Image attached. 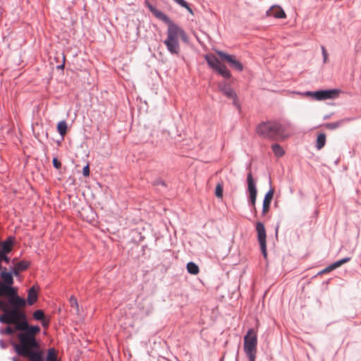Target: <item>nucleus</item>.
Listing matches in <instances>:
<instances>
[{
  "instance_id": "24",
  "label": "nucleus",
  "mask_w": 361,
  "mask_h": 361,
  "mask_svg": "<svg viewBox=\"0 0 361 361\" xmlns=\"http://www.w3.org/2000/svg\"><path fill=\"white\" fill-rule=\"evenodd\" d=\"M271 147L276 157H281L285 154L282 147L277 143L273 144Z\"/></svg>"
},
{
  "instance_id": "41",
  "label": "nucleus",
  "mask_w": 361,
  "mask_h": 361,
  "mask_svg": "<svg viewBox=\"0 0 361 361\" xmlns=\"http://www.w3.org/2000/svg\"><path fill=\"white\" fill-rule=\"evenodd\" d=\"M350 260H351V257H346L339 259L341 265L350 262Z\"/></svg>"
},
{
  "instance_id": "28",
  "label": "nucleus",
  "mask_w": 361,
  "mask_h": 361,
  "mask_svg": "<svg viewBox=\"0 0 361 361\" xmlns=\"http://www.w3.org/2000/svg\"><path fill=\"white\" fill-rule=\"evenodd\" d=\"M246 355L248 357L249 361H255L256 358L257 350H247L245 351Z\"/></svg>"
},
{
  "instance_id": "46",
  "label": "nucleus",
  "mask_w": 361,
  "mask_h": 361,
  "mask_svg": "<svg viewBox=\"0 0 361 361\" xmlns=\"http://www.w3.org/2000/svg\"><path fill=\"white\" fill-rule=\"evenodd\" d=\"M331 114H329V115H325V116H324V120H326V119L330 118H331Z\"/></svg>"
},
{
  "instance_id": "25",
  "label": "nucleus",
  "mask_w": 361,
  "mask_h": 361,
  "mask_svg": "<svg viewBox=\"0 0 361 361\" xmlns=\"http://www.w3.org/2000/svg\"><path fill=\"white\" fill-rule=\"evenodd\" d=\"M30 265V262L25 260H21L17 262L15 264V267H16L20 271H23L27 270Z\"/></svg>"
},
{
  "instance_id": "10",
  "label": "nucleus",
  "mask_w": 361,
  "mask_h": 361,
  "mask_svg": "<svg viewBox=\"0 0 361 361\" xmlns=\"http://www.w3.org/2000/svg\"><path fill=\"white\" fill-rule=\"evenodd\" d=\"M218 90L228 99H232L233 105L234 106H235L238 109H240V104L238 102V95L229 83L226 82H219Z\"/></svg>"
},
{
  "instance_id": "36",
  "label": "nucleus",
  "mask_w": 361,
  "mask_h": 361,
  "mask_svg": "<svg viewBox=\"0 0 361 361\" xmlns=\"http://www.w3.org/2000/svg\"><path fill=\"white\" fill-rule=\"evenodd\" d=\"M65 62H66V56L63 54V62L61 64L58 65L56 66V69L58 70H63L65 67Z\"/></svg>"
},
{
  "instance_id": "31",
  "label": "nucleus",
  "mask_w": 361,
  "mask_h": 361,
  "mask_svg": "<svg viewBox=\"0 0 361 361\" xmlns=\"http://www.w3.org/2000/svg\"><path fill=\"white\" fill-rule=\"evenodd\" d=\"M152 185L154 186H157V185H162L164 187H167V184L166 183L162 180L161 178H156L153 183H152Z\"/></svg>"
},
{
  "instance_id": "19",
  "label": "nucleus",
  "mask_w": 361,
  "mask_h": 361,
  "mask_svg": "<svg viewBox=\"0 0 361 361\" xmlns=\"http://www.w3.org/2000/svg\"><path fill=\"white\" fill-rule=\"evenodd\" d=\"M56 129L59 135L61 136V140H63L64 136L68 130V125L65 120H62L57 123Z\"/></svg>"
},
{
  "instance_id": "13",
  "label": "nucleus",
  "mask_w": 361,
  "mask_h": 361,
  "mask_svg": "<svg viewBox=\"0 0 361 361\" xmlns=\"http://www.w3.org/2000/svg\"><path fill=\"white\" fill-rule=\"evenodd\" d=\"M247 191L249 192L248 203L250 207H254L256 204L257 190L256 183L251 172L247 175Z\"/></svg>"
},
{
  "instance_id": "5",
  "label": "nucleus",
  "mask_w": 361,
  "mask_h": 361,
  "mask_svg": "<svg viewBox=\"0 0 361 361\" xmlns=\"http://www.w3.org/2000/svg\"><path fill=\"white\" fill-rule=\"evenodd\" d=\"M341 90L339 89H326L317 91L293 92V93L304 97H309L312 100L323 101L326 99H334L338 97Z\"/></svg>"
},
{
  "instance_id": "2",
  "label": "nucleus",
  "mask_w": 361,
  "mask_h": 361,
  "mask_svg": "<svg viewBox=\"0 0 361 361\" xmlns=\"http://www.w3.org/2000/svg\"><path fill=\"white\" fill-rule=\"evenodd\" d=\"M40 331L41 329L38 325L30 324L28 321L23 324L22 327L16 334L18 342L13 339L9 341L17 355L23 357L35 348H39L41 343L37 338V335L39 334Z\"/></svg>"
},
{
  "instance_id": "23",
  "label": "nucleus",
  "mask_w": 361,
  "mask_h": 361,
  "mask_svg": "<svg viewBox=\"0 0 361 361\" xmlns=\"http://www.w3.org/2000/svg\"><path fill=\"white\" fill-rule=\"evenodd\" d=\"M187 271L189 274L196 275L200 272L199 267L193 262H189L186 265Z\"/></svg>"
},
{
  "instance_id": "20",
  "label": "nucleus",
  "mask_w": 361,
  "mask_h": 361,
  "mask_svg": "<svg viewBox=\"0 0 361 361\" xmlns=\"http://www.w3.org/2000/svg\"><path fill=\"white\" fill-rule=\"evenodd\" d=\"M352 120H353V118H347L345 119H341V120H339L336 122L325 123L324 126L326 128H327L329 130H335V129H337L338 128H339L345 121H350Z\"/></svg>"
},
{
  "instance_id": "4",
  "label": "nucleus",
  "mask_w": 361,
  "mask_h": 361,
  "mask_svg": "<svg viewBox=\"0 0 361 361\" xmlns=\"http://www.w3.org/2000/svg\"><path fill=\"white\" fill-rule=\"evenodd\" d=\"M20 271L15 267H12L10 271L3 267L0 271V279L3 280L2 285L5 286L7 294L18 293V289L13 286L14 279L13 276H19Z\"/></svg>"
},
{
  "instance_id": "43",
  "label": "nucleus",
  "mask_w": 361,
  "mask_h": 361,
  "mask_svg": "<svg viewBox=\"0 0 361 361\" xmlns=\"http://www.w3.org/2000/svg\"><path fill=\"white\" fill-rule=\"evenodd\" d=\"M250 210L252 213H254L255 216H257V209L255 205L254 207H250Z\"/></svg>"
},
{
  "instance_id": "29",
  "label": "nucleus",
  "mask_w": 361,
  "mask_h": 361,
  "mask_svg": "<svg viewBox=\"0 0 361 361\" xmlns=\"http://www.w3.org/2000/svg\"><path fill=\"white\" fill-rule=\"evenodd\" d=\"M179 37L182 39V41L186 44L189 42V37L185 32V31L181 27L180 32L179 35Z\"/></svg>"
},
{
  "instance_id": "12",
  "label": "nucleus",
  "mask_w": 361,
  "mask_h": 361,
  "mask_svg": "<svg viewBox=\"0 0 361 361\" xmlns=\"http://www.w3.org/2000/svg\"><path fill=\"white\" fill-rule=\"evenodd\" d=\"M255 229L257 233V240L259 243L261 252L264 258L266 259L267 257V233L264 224L261 221H257L256 223Z\"/></svg>"
},
{
  "instance_id": "34",
  "label": "nucleus",
  "mask_w": 361,
  "mask_h": 361,
  "mask_svg": "<svg viewBox=\"0 0 361 361\" xmlns=\"http://www.w3.org/2000/svg\"><path fill=\"white\" fill-rule=\"evenodd\" d=\"M82 174L85 177H88L90 174V169L89 164H87L83 168H82Z\"/></svg>"
},
{
  "instance_id": "26",
  "label": "nucleus",
  "mask_w": 361,
  "mask_h": 361,
  "mask_svg": "<svg viewBox=\"0 0 361 361\" xmlns=\"http://www.w3.org/2000/svg\"><path fill=\"white\" fill-rule=\"evenodd\" d=\"M215 195L218 198H222L223 197V192H224V183L223 181L219 182L215 188Z\"/></svg>"
},
{
  "instance_id": "45",
  "label": "nucleus",
  "mask_w": 361,
  "mask_h": 361,
  "mask_svg": "<svg viewBox=\"0 0 361 361\" xmlns=\"http://www.w3.org/2000/svg\"><path fill=\"white\" fill-rule=\"evenodd\" d=\"M152 144L154 146H155V147L159 146V145H160L159 142V141H157H157H152Z\"/></svg>"
},
{
  "instance_id": "11",
  "label": "nucleus",
  "mask_w": 361,
  "mask_h": 361,
  "mask_svg": "<svg viewBox=\"0 0 361 361\" xmlns=\"http://www.w3.org/2000/svg\"><path fill=\"white\" fill-rule=\"evenodd\" d=\"M216 53L221 61L226 62L233 70L238 72L243 70L244 66L243 63L236 59L235 56L221 50H216Z\"/></svg>"
},
{
  "instance_id": "27",
  "label": "nucleus",
  "mask_w": 361,
  "mask_h": 361,
  "mask_svg": "<svg viewBox=\"0 0 361 361\" xmlns=\"http://www.w3.org/2000/svg\"><path fill=\"white\" fill-rule=\"evenodd\" d=\"M45 317L44 312L42 310H37L32 314V317L36 321L42 320Z\"/></svg>"
},
{
  "instance_id": "9",
  "label": "nucleus",
  "mask_w": 361,
  "mask_h": 361,
  "mask_svg": "<svg viewBox=\"0 0 361 361\" xmlns=\"http://www.w3.org/2000/svg\"><path fill=\"white\" fill-rule=\"evenodd\" d=\"M279 140H284L290 135L293 130L292 123L287 119L274 121Z\"/></svg>"
},
{
  "instance_id": "42",
  "label": "nucleus",
  "mask_w": 361,
  "mask_h": 361,
  "mask_svg": "<svg viewBox=\"0 0 361 361\" xmlns=\"http://www.w3.org/2000/svg\"><path fill=\"white\" fill-rule=\"evenodd\" d=\"M8 347V344L2 339H0V348L2 349H6Z\"/></svg>"
},
{
  "instance_id": "14",
  "label": "nucleus",
  "mask_w": 361,
  "mask_h": 361,
  "mask_svg": "<svg viewBox=\"0 0 361 361\" xmlns=\"http://www.w3.org/2000/svg\"><path fill=\"white\" fill-rule=\"evenodd\" d=\"M257 336L253 329H249L244 336V351L257 350Z\"/></svg>"
},
{
  "instance_id": "50",
  "label": "nucleus",
  "mask_w": 361,
  "mask_h": 361,
  "mask_svg": "<svg viewBox=\"0 0 361 361\" xmlns=\"http://www.w3.org/2000/svg\"><path fill=\"white\" fill-rule=\"evenodd\" d=\"M235 361H238V360L236 359V360H235Z\"/></svg>"
},
{
  "instance_id": "18",
  "label": "nucleus",
  "mask_w": 361,
  "mask_h": 361,
  "mask_svg": "<svg viewBox=\"0 0 361 361\" xmlns=\"http://www.w3.org/2000/svg\"><path fill=\"white\" fill-rule=\"evenodd\" d=\"M267 15L276 18H285L286 17L283 9L279 6H274L267 11Z\"/></svg>"
},
{
  "instance_id": "8",
  "label": "nucleus",
  "mask_w": 361,
  "mask_h": 361,
  "mask_svg": "<svg viewBox=\"0 0 361 361\" xmlns=\"http://www.w3.org/2000/svg\"><path fill=\"white\" fill-rule=\"evenodd\" d=\"M256 133L263 138L279 140L274 121H262L256 127Z\"/></svg>"
},
{
  "instance_id": "38",
  "label": "nucleus",
  "mask_w": 361,
  "mask_h": 361,
  "mask_svg": "<svg viewBox=\"0 0 361 361\" xmlns=\"http://www.w3.org/2000/svg\"><path fill=\"white\" fill-rule=\"evenodd\" d=\"M341 266V262L339 260H337L334 262V263L331 264V267L333 268V269H336Z\"/></svg>"
},
{
  "instance_id": "40",
  "label": "nucleus",
  "mask_w": 361,
  "mask_h": 361,
  "mask_svg": "<svg viewBox=\"0 0 361 361\" xmlns=\"http://www.w3.org/2000/svg\"><path fill=\"white\" fill-rule=\"evenodd\" d=\"M350 260H351V257H346L339 259L341 265L350 262Z\"/></svg>"
},
{
  "instance_id": "44",
  "label": "nucleus",
  "mask_w": 361,
  "mask_h": 361,
  "mask_svg": "<svg viewBox=\"0 0 361 361\" xmlns=\"http://www.w3.org/2000/svg\"><path fill=\"white\" fill-rule=\"evenodd\" d=\"M279 226H280V222L279 221V222L276 224V228H275V233H276V235H278V232H279Z\"/></svg>"
},
{
  "instance_id": "32",
  "label": "nucleus",
  "mask_w": 361,
  "mask_h": 361,
  "mask_svg": "<svg viewBox=\"0 0 361 361\" xmlns=\"http://www.w3.org/2000/svg\"><path fill=\"white\" fill-rule=\"evenodd\" d=\"M52 164H53V166L56 169H60L61 168V161L58 159L57 157H54L53 159H52Z\"/></svg>"
},
{
  "instance_id": "30",
  "label": "nucleus",
  "mask_w": 361,
  "mask_h": 361,
  "mask_svg": "<svg viewBox=\"0 0 361 361\" xmlns=\"http://www.w3.org/2000/svg\"><path fill=\"white\" fill-rule=\"evenodd\" d=\"M71 306L72 307H75L77 312H78V302L77 298L74 295H71L69 299Z\"/></svg>"
},
{
  "instance_id": "15",
  "label": "nucleus",
  "mask_w": 361,
  "mask_h": 361,
  "mask_svg": "<svg viewBox=\"0 0 361 361\" xmlns=\"http://www.w3.org/2000/svg\"><path fill=\"white\" fill-rule=\"evenodd\" d=\"M14 240L15 238L13 236H8L2 243L1 247L0 249V257L6 264H9L11 261V259L8 256V254H9L12 250L11 246L14 243Z\"/></svg>"
},
{
  "instance_id": "48",
  "label": "nucleus",
  "mask_w": 361,
  "mask_h": 361,
  "mask_svg": "<svg viewBox=\"0 0 361 361\" xmlns=\"http://www.w3.org/2000/svg\"><path fill=\"white\" fill-rule=\"evenodd\" d=\"M12 360H13V361H18V360H17V358H16V357H13L12 358Z\"/></svg>"
},
{
  "instance_id": "37",
  "label": "nucleus",
  "mask_w": 361,
  "mask_h": 361,
  "mask_svg": "<svg viewBox=\"0 0 361 361\" xmlns=\"http://www.w3.org/2000/svg\"><path fill=\"white\" fill-rule=\"evenodd\" d=\"M322 51L324 62L325 63L327 60L328 54H327L326 50L324 48V47H322Z\"/></svg>"
},
{
  "instance_id": "33",
  "label": "nucleus",
  "mask_w": 361,
  "mask_h": 361,
  "mask_svg": "<svg viewBox=\"0 0 361 361\" xmlns=\"http://www.w3.org/2000/svg\"><path fill=\"white\" fill-rule=\"evenodd\" d=\"M3 280H0V297H5L7 295L6 290L5 288V286L2 285Z\"/></svg>"
},
{
  "instance_id": "17",
  "label": "nucleus",
  "mask_w": 361,
  "mask_h": 361,
  "mask_svg": "<svg viewBox=\"0 0 361 361\" xmlns=\"http://www.w3.org/2000/svg\"><path fill=\"white\" fill-rule=\"evenodd\" d=\"M38 299L37 290L35 286H33L27 290V298L25 299V305H32Z\"/></svg>"
},
{
  "instance_id": "35",
  "label": "nucleus",
  "mask_w": 361,
  "mask_h": 361,
  "mask_svg": "<svg viewBox=\"0 0 361 361\" xmlns=\"http://www.w3.org/2000/svg\"><path fill=\"white\" fill-rule=\"evenodd\" d=\"M39 322H41L42 326L44 328L48 327L49 324V319H46L45 317L42 319V320H40Z\"/></svg>"
},
{
  "instance_id": "39",
  "label": "nucleus",
  "mask_w": 361,
  "mask_h": 361,
  "mask_svg": "<svg viewBox=\"0 0 361 361\" xmlns=\"http://www.w3.org/2000/svg\"><path fill=\"white\" fill-rule=\"evenodd\" d=\"M333 268L331 267V264L329 265L328 267H326L325 269H324L322 271H321L319 274H324V273H327V272H330L331 271H333Z\"/></svg>"
},
{
  "instance_id": "6",
  "label": "nucleus",
  "mask_w": 361,
  "mask_h": 361,
  "mask_svg": "<svg viewBox=\"0 0 361 361\" xmlns=\"http://www.w3.org/2000/svg\"><path fill=\"white\" fill-rule=\"evenodd\" d=\"M27 358L29 361H57V351L54 348H50L47 350V354H45L41 345L39 348L29 352L23 357Z\"/></svg>"
},
{
  "instance_id": "21",
  "label": "nucleus",
  "mask_w": 361,
  "mask_h": 361,
  "mask_svg": "<svg viewBox=\"0 0 361 361\" xmlns=\"http://www.w3.org/2000/svg\"><path fill=\"white\" fill-rule=\"evenodd\" d=\"M5 328H0V334L6 336H13L15 333H18V330L15 329V325L6 324Z\"/></svg>"
},
{
  "instance_id": "47",
  "label": "nucleus",
  "mask_w": 361,
  "mask_h": 361,
  "mask_svg": "<svg viewBox=\"0 0 361 361\" xmlns=\"http://www.w3.org/2000/svg\"><path fill=\"white\" fill-rule=\"evenodd\" d=\"M61 141H62L61 140L57 141V145H61Z\"/></svg>"
},
{
  "instance_id": "22",
  "label": "nucleus",
  "mask_w": 361,
  "mask_h": 361,
  "mask_svg": "<svg viewBox=\"0 0 361 361\" xmlns=\"http://www.w3.org/2000/svg\"><path fill=\"white\" fill-rule=\"evenodd\" d=\"M326 144V135L324 133H321L317 135L316 140V148L317 150L322 149Z\"/></svg>"
},
{
  "instance_id": "3",
  "label": "nucleus",
  "mask_w": 361,
  "mask_h": 361,
  "mask_svg": "<svg viewBox=\"0 0 361 361\" xmlns=\"http://www.w3.org/2000/svg\"><path fill=\"white\" fill-rule=\"evenodd\" d=\"M145 6L157 19L167 25V37L164 41V44L170 54L178 55L180 51L178 38L181 27L174 23L167 15L151 4L149 1L145 0Z\"/></svg>"
},
{
  "instance_id": "1",
  "label": "nucleus",
  "mask_w": 361,
  "mask_h": 361,
  "mask_svg": "<svg viewBox=\"0 0 361 361\" xmlns=\"http://www.w3.org/2000/svg\"><path fill=\"white\" fill-rule=\"evenodd\" d=\"M5 297L6 300H0V310L3 312L0 314V323L15 325L18 331L28 321L26 313L21 310L25 307V298L18 293L7 294Z\"/></svg>"
},
{
  "instance_id": "7",
  "label": "nucleus",
  "mask_w": 361,
  "mask_h": 361,
  "mask_svg": "<svg viewBox=\"0 0 361 361\" xmlns=\"http://www.w3.org/2000/svg\"><path fill=\"white\" fill-rule=\"evenodd\" d=\"M204 59L207 61L208 66L224 78L230 79L231 78V73L227 68L226 66L214 54H207L204 56Z\"/></svg>"
},
{
  "instance_id": "49",
  "label": "nucleus",
  "mask_w": 361,
  "mask_h": 361,
  "mask_svg": "<svg viewBox=\"0 0 361 361\" xmlns=\"http://www.w3.org/2000/svg\"><path fill=\"white\" fill-rule=\"evenodd\" d=\"M154 133H158V131H154L152 135L154 134Z\"/></svg>"
},
{
  "instance_id": "16",
  "label": "nucleus",
  "mask_w": 361,
  "mask_h": 361,
  "mask_svg": "<svg viewBox=\"0 0 361 361\" xmlns=\"http://www.w3.org/2000/svg\"><path fill=\"white\" fill-rule=\"evenodd\" d=\"M274 194V189L271 187L264 195L262 204V216H265L269 212L271 200Z\"/></svg>"
}]
</instances>
